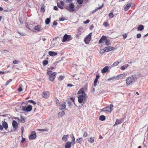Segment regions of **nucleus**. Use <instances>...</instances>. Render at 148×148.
<instances>
[{"label": "nucleus", "mask_w": 148, "mask_h": 148, "mask_svg": "<svg viewBox=\"0 0 148 148\" xmlns=\"http://www.w3.org/2000/svg\"><path fill=\"white\" fill-rule=\"evenodd\" d=\"M77 94L79 95L78 97V100L79 103H84L86 100V96L83 88H81L78 91Z\"/></svg>", "instance_id": "obj_1"}, {"label": "nucleus", "mask_w": 148, "mask_h": 148, "mask_svg": "<svg viewBox=\"0 0 148 148\" xmlns=\"http://www.w3.org/2000/svg\"><path fill=\"white\" fill-rule=\"evenodd\" d=\"M48 71L47 72V74L49 76V80L53 82L55 79L57 74V73L56 72H53L51 71H49V70H52L54 69V67H51L49 68L48 67Z\"/></svg>", "instance_id": "obj_2"}, {"label": "nucleus", "mask_w": 148, "mask_h": 148, "mask_svg": "<svg viewBox=\"0 0 148 148\" xmlns=\"http://www.w3.org/2000/svg\"><path fill=\"white\" fill-rule=\"evenodd\" d=\"M137 78L133 75L128 77L126 80V83L127 85H130L132 83L136 80Z\"/></svg>", "instance_id": "obj_3"}, {"label": "nucleus", "mask_w": 148, "mask_h": 148, "mask_svg": "<svg viewBox=\"0 0 148 148\" xmlns=\"http://www.w3.org/2000/svg\"><path fill=\"white\" fill-rule=\"evenodd\" d=\"M73 38L70 35L65 34L63 36L62 41L64 42L66 41H69L72 39Z\"/></svg>", "instance_id": "obj_4"}, {"label": "nucleus", "mask_w": 148, "mask_h": 148, "mask_svg": "<svg viewBox=\"0 0 148 148\" xmlns=\"http://www.w3.org/2000/svg\"><path fill=\"white\" fill-rule=\"evenodd\" d=\"M113 106L112 104H111L110 106H108L103 108L101 110V111L108 112H111L113 110L112 108Z\"/></svg>", "instance_id": "obj_5"}, {"label": "nucleus", "mask_w": 148, "mask_h": 148, "mask_svg": "<svg viewBox=\"0 0 148 148\" xmlns=\"http://www.w3.org/2000/svg\"><path fill=\"white\" fill-rule=\"evenodd\" d=\"M75 6L73 3H71L69 5L66 9L70 12H73L75 11Z\"/></svg>", "instance_id": "obj_6"}, {"label": "nucleus", "mask_w": 148, "mask_h": 148, "mask_svg": "<svg viewBox=\"0 0 148 148\" xmlns=\"http://www.w3.org/2000/svg\"><path fill=\"white\" fill-rule=\"evenodd\" d=\"M92 33H90L87 36L84 40V41L86 44H88L91 40Z\"/></svg>", "instance_id": "obj_7"}, {"label": "nucleus", "mask_w": 148, "mask_h": 148, "mask_svg": "<svg viewBox=\"0 0 148 148\" xmlns=\"http://www.w3.org/2000/svg\"><path fill=\"white\" fill-rule=\"evenodd\" d=\"M36 133L35 131H33L31 132V134L29 136V140H32L35 139L36 137Z\"/></svg>", "instance_id": "obj_8"}, {"label": "nucleus", "mask_w": 148, "mask_h": 148, "mask_svg": "<svg viewBox=\"0 0 148 148\" xmlns=\"http://www.w3.org/2000/svg\"><path fill=\"white\" fill-rule=\"evenodd\" d=\"M114 49V48L112 46H108L105 47L104 48V52L110 51Z\"/></svg>", "instance_id": "obj_9"}, {"label": "nucleus", "mask_w": 148, "mask_h": 148, "mask_svg": "<svg viewBox=\"0 0 148 148\" xmlns=\"http://www.w3.org/2000/svg\"><path fill=\"white\" fill-rule=\"evenodd\" d=\"M32 109V107L31 105H28L26 107H23V110L24 111L29 112Z\"/></svg>", "instance_id": "obj_10"}, {"label": "nucleus", "mask_w": 148, "mask_h": 148, "mask_svg": "<svg viewBox=\"0 0 148 148\" xmlns=\"http://www.w3.org/2000/svg\"><path fill=\"white\" fill-rule=\"evenodd\" d=\"M82 28L81 27H79L78 29L77 32V34L76 35V38H79V36L81 34V33L82 32V31L81 30Z\"/></svg>", "instance_id": "obj_11"}, {"label": "nucleus", "mask_w": 148, "mask_h": 148, "mask_svg": "<svg viewBox=\"0 0 148 148\" xmlns=\"http://www.w3.org/2000/svg\"><path fill=\"white\" fill-rule=\"evenodd\" d=\"M107 38L105 36H102L99 41V43H104L105 42Z\"/></svg>", "instance_id": "obj_12"}, {"label": "nucleus", "mask_w": 148, "mask_h": 148, "mask_svg": "<svg viewBox=\"0 0 148 148\" xmlns=\"http://www.w3.org/2000/svg\"><path fill=\"white\" fill-rule=\"evenodd\" d=\"M12 125L14 129H16L18 127V124L16 121L13 120Z\"/></svg>", "instance_id": "obj_13"}, {"label": "nucleus", "mask_w": 148, "mask_h": 148, "mask_svg": "<svg viewBox=\"0 0 148 148\" xmlns=\"http://www.w3.org/2000/svg\"><path fill=\"white\" fill-rule=\"evenodd\" d=\"M126 75L127 74L125 73H123L118 75L116 78H118V79H121L125 78Z\"/></svg>", "instance_id": "obj_14"}, {"label": "nucleus", "mask_w": 148, "mask_h": 148, "mask_svg": "<svg viewBox=\"0 0 148 148\" xmlns=\"http://www.w3.org/2000/svg\"><path fill=\"white\" fill-rule=\"evenodd\" d=\"M109 69V67L108 66H106L101 70V72L102 73H105Z\"/></svg>", "instance_id": "obj_15"}, {"label": "nucleus", "mask_w": 148, "mask_h": 148, "mask_svg": "<svg viewBox=\"0 0 148 148\" xmlns=\"http://www.w3.org/2000/svg\"><path fill=\"white\" fill-rule=\"evenodd\" d=\"M49 55L51 56H56L58 54V53L56 52H54L53 51H49L48 52Z\"/></svg>", "instance_id": "obj_16"}, {"label": "nucleus", "mask_w": 148, "mask_h": 148, "mask_svg": "<svg viewBox=\"0 0 148 148\" xmlns=\"http://www.w3.org/2000/svg\"><path fill=\"white\" fill-rule=\"evenodd\" d=\"M34 29L35 30L39 32L40 31V26L39 25H37V26H35L33 29V31Z\"/></svg>", "instance_id": "obj_17"}, {"label": "nucleus", "mask_w": 148, "mask_h": 148, "mask_svg": "<svg viewBox=\"0 0 148 148\" xmlns=\"http://www.w3.org/2000/svg\"><path fill=\"white\" fill-rule=\"evenodd\" d=\"M72 142H67L65 145V148H70Z\"/></svg>", "instance_id": "obj_18"}, {"label": "nucleus", "mask_w": 148, "mask_h": 148, "mask_svg": "<svg viewBox=\"0 0 148 148\" xmlns=\"http://www.w3.org/2000/svg\"><path fill=\"white\" fill-rule=\"evenodd\" d=\"M2 125L3 127L5 129H7L8 128V124L7 122H6L5 121H4L3 122Z\"/></svg>", "instance_id": "obj_19"}, {"label": "nucleus", "mask_w": 148, "mask_h": 148, "mask_svg": "<svg viewBox=\"0 0 148 148\" xmlns=\"http://www.w3.org/2000/svg\"><path fill=\"white\" fill-rule=\"evenodd\" d=\"M65 102H63L62 103V104L61 105L60 109L61 110H63L65 109L66 107Z\"/></svg>", "instance_id": "obj_20"}, {"label": "nucleus", "mask_w": 148, "mask_h": 148, "mask_svg": "<svg viewBox=\"0 0 148 148\" xmlns=\"http://www.w3.org/2000/svg\"><path fill=\"white\" fill-rule=\"evenodd\" d=\"M131 3H128L124 8V10L125 11H127L129 9L131 6Z\"/></svg>", "instance_id": "obj_21"}, {"label": "nucleus", "mask_w": 148, "mask_h": 148, "mask_svg": "<svg viewBox=\"0 0 148 148\" xmlns=\"http://www.w3.org/2000/svg\"><path fill=\"white\" fill-rule=\"evenodd\" d=\"M144 28V26L142 25H140L138 26L137 27V29L138 31H142Z\"/></svg>", "instance_id": "obj_22"}, {"label": "nucleus", "mask_w": 148, "mask_h": 148, "mask_svg": "<svg viewBox=\"0 0 148 148\" xmlns=\"http://www.w3.org/2000/svg\"><path fill=\"white\" fill-rule=\"evenodd\" d=\"M122 123V120L121 119H117L116 120L114 125L121 123Z\"/></svg>", "instance_id": "obj_23"}, {"label": "nucleus", "mask_w": 148, "mask_h": 148, "mask_svg": "<svg viewBox=\"0 0 148 148\" xmlns=\"http://www.w3.org/2000/svg\"><path fill=\"white\" fill-rule=\"evenodd\" d=\"M65 114V112L64 111H62L60 112L58 114V116L61 117Z\"/></svg>", "instance_id": "obj_24"}, {"label": "nucleus", "mask_w": 148, "mask_h": 148, "mask_svg": "<svg viewBox=\"0 0 148 148\" xmlns=\"http://www.w3.org/2000/svg\"><path fill=\"white\" fill-rule=\"evenodd\" d=\"M106 117L104 115H101L99 117V119L101 121H103L105 120Z\"/></svg>", "instance_id": "obj_25"}, {"label": "nucleus", "mask_w": 148, "mask_h": 148, "mask_svg": "<svg viewBox=\"0 0 148 148\" xmlns=\"http://www.w3.org/2000/svg\"><path fill=\"white\" fill-rule=\"evenodd\" d=\"M25 26L28 29H30L32 31H33V28L32 27H29L28 24L27 22L25 23Z\"/></svg>", "instance_id": "obj_26"}, {"label": "nucleus", "mask_w": 148, "mask_h": 148, "mask_svg": "<svg viewBox=\"0 0 148 148\" xmlns=\"http://www.w3.org/2000/svg\"><path fill=\"white\" fill-rule=\"evenodd\" d=\"M105 42L106 45L107 46L110 45V40L108 39H107V38L106 39Z\"/></svg>", "instance_id": "obj_27"}, {"label": "nucleus", "mask_w": 148, "mask_h": 148, "mask_svg": "<svg viewBox=\"0 0 148 148\" xmlns=\"http://www.w3.org/2000/svg\"><path fill=\"white\" fill-rule=\"evenodd\" d=\"M119 64V62H115L113 63V64L112 65V67L118 65Z\"/></svg>", "instance_id": "obj_28"}, {"label": "nucleus", "mask_w": 148, "mask_h": 148, "mask_svg": "<svg viewBox=\"0 0 148 148\" xmlns=\"http://www.w3.org/2000/svg\"><path fill=\"white\" fill-rule=\"evenodd\" d=\"M68 136V135H64L62 137V140L64 141H66Z\"/></svg>", "instance_id": "obj_29"}, {"label": "nucleus", "mask_w": 148, "mask_h": 148, "mask_svg": "<svg viewBox=\"0 0 148 148\" xmlns=\"http://www.w3.org/2000/svg\"><path fill=\"white\" fill-rule=\"evenodd\" d=\"M45 8L44 5H42L41 7V11L44 12L45 10Z\"/></svg>", "instance_id": "obj_30"}, {"label": "nucleus", "mask_w": 148, "mask_h": 148, "mask_svg": "<svg viewBox=\"0 0 148 148\" xmlns=\"http://www.w3.org/2000/svg\"><path fill=\"white\" fill-rule=\"evenodd\" d=\"M88 140L89 142L92 143L94 142V139L93 138L90 137L89 138Z\"/></svg>", "instance_id": "obj_31"}, {"label": "nucleus", "mask_w": 148, "mask_h": 148, "mask_svg": "<svg viewBox=\"0 0 148 148\" xmlns=\"http://www.w3.org/2000/svg\"><path fill=\"white\" fill-rule=\"evenodd\" d=\"M20 121L22 123H24L25 122V119L22 116H21Z\"/></svg>", "instance_id": "obj_32"}, {"label": "nucleus", "mask_w": 148, "mask_h": 148, "mask_svg": "<svg viewBox=\"0 0 148 148\" xmlns=\"http://www.w3.org/2000/svg\"><path fill=\"white\" fill-rule=\"evenodd\" d=\"M42 96L45 98H46V92H44L42 94Z\"/></svg>", "instance_id": "obj_33"}, {"label": "nucleus", "mask_w": 148, "mask_h": 148, "mask_svg": "<svg viewBox=\"0 0 148 148\" xmlns=\"http://www.w3.org/2000/svg\"><path fill=\"white\" fill-rule=\"evenodd\" d=\"M103 25L105 27H107L109 26L108 23L106 22H104L103 23Z\"/></svg>", "instance_id": "obj_34"}, {"label": "nucleus", "mask_w": 148, "mask_h": 148, "mask_svg": "<svg viewBox=\"0 0 148 148\" xmlns=\"http://www.w3.org/2000/svg\"><path fill=\"white\" fill-rule=\"evenodd\" d=\"M64 77L63 76H60L58 77V80L60 81L62 80Z\"/></svg>", "instance_id": "obj_35"}, {"label": "nucleus", "mask_w": 148, "mask_h": 148, "mask_svg": "<svg viewBox=\"0 0 148 148\" xmlns=\"http://www.w3.org/2000/svg\"><path fill=\"white\" fill-rule=\"evenodd\" d=\"M109 16L110 18H112L114 16L113 13L112 12L110 13L109 15Z\"/></svg>", "instance_id": "obj_36"}, {"label": "nucleus", "mask_w": 148, "mask_h": 148, "mask_svg": "<svg viewBox=\"0 0 148 148\" xmlns=\"http://www.w3.org/2000/svg\"><path fill=\"white\" fill-rule=\"evenodd\" d=\"M103 4H102V5L100 6L98 8H97L95 9V11H97L98 10H99L101 9L102 7H103Z\"/></svg>", "instance_id": "obj_37"}, {"label": "nucleus", "mask_w": 148, "mask_h": 148, "mask_svg": "<svg viewBox=\"0 0 148 148\" xmlns=\"http://www.w3.org/2000/svg\"><path fill=\"white\" fill-rule=\"evenodd\" d=\"M29 102L31 103H33L35 105L36 104V102L33 101V100H30L28 101Z\"/></svg>", "instance_id": "obj_38"}, {"label": "nucleus", "mask_w": 148, "mask_h": 148, "mask_svg": "<svg viewBox=\"0 0 148 148\" xmlns=\"http://www.w3.org/2000/svg\"><path fill=\"white\" fill-rule=\"evenodd\" d=\"M77 3L79 4H82L83 2V0H77Z\"/></svg>", "instance_id": "obj_39"}, {"label": "nucleus", "mask_w": 148, "mask_h": 148, "mask_svg": "<svg viewBox=\"0 0 148 148\" xmlns=\"http://www.w3.org/2000/svg\"><path fill=\"white\" fill-rule=\"evenodd\" d=\"M17 90L19 92H21L22 91V88L21 86H19V88Z\"/></svg>", "instance_id": "obj_40"}, {"label": "nucleus", "mask_w": 148, "mask_h": 148, "mask_svg": "<svg viewBox=\"0 0 148 148\" xmlns=\"http://www.w3.org/2000/svg\"><path fill=\"white\" fill-rule=\"evenodd\" d=\"M65 20V18L63 17H61L59 19V21H63Z\"/></svg>", "instance_id": "obj_41"}, {"label": "nucleus", "mask_w": 148, "mask_h": 148, "mask_svg": "<svg viewBox=\"0 0 148 148\" xmlns=\"http://www.w3.org/2000/svg\"><path fill=\"white\" fill-rule=\"evenodd\" d=\"M72 141L73 143L75 144V139L74 136L73 135V137L72 138Z\"/></svg>", "instance_id": "obj_42"}, {"label": "nucleus", "mask_w": 148, "mask_h": 148, "mask_svg": "<svg viewBox=\"0 0 148 148\" xmlns=\"http://www.w3.org/2000/svg\"><path fill=\"white\" fill-rule=\"evenodd\" d=\"M12 81V79H9L8 81L6 82L5 85H7L9 84L10 82H11Z\"/></svg>", "instance_id": "obj_43"}, {"label": "nucleus", "mask_w": 148, "mask_h": 148, "mask_svg": "<svg viewBox=\"0 0 148 148\" xmlns=\"http://www.w3.org/2000/svg\"><path fill=\"white\" fill-rule=\"evenodd\" d=\"M123 38L124 39H125L127 37V35L126 34H123Z\"/></svg>", "instance_id": "obj_44"}, {"label": "nucleus", "mask_w": 148, "mask_h": 148, "mask_svg": "<svg viewBox=\"0 0 148 148\" xmlns=\"http://www.w3.org/2000/svg\"><path fill=\"white\" fill-rule=\"evenodd\" d=\"M88 135V133L87 132H84L83 136L84 137H86Z\"/></svg>", "instance_id": "obj_45"}, {"label": "nucleus", "mask_w": 148, "mask_h": 148, "mask_svg": "<svg viewBox=\"0 0 148 148\" xmlns=\"http://www.w3.org/2000/svg\"><path fill=\"white\" fill-rule=\"evenodd\" d=\"M90 22V20L88 19L86 21H84L83 23L84 24H86Z\"/></svg>", "instance_id": "obj_46"}, {"label": "nucleus", "mask_w": 148, "mask_h": 148, "mask_svg": "<svg viewBox=\"0 0 148 148\" xmlns=\"http://www.w3.org/2000/svg\"><path fill=\"white\" fill-rule=\"evenodd\" d=\"M98 80L95 79L94 83V86H96L97 85V83Z\"/></svg>", "instance_id": "obj_47"}, {"label": "nucleus", "mask_w": 148, "mask_h": 148, "mask_svg": "<svg viewBox=\"0 0 148 148\" xmlns=\"http://www.w3.org/2000/svg\"><path fill=\"white\" fill-rule=\"evenodd\" d=\"M58 25V23L56 21H54L53 22V26H56L57 25Z\"/></svg>", "instance_id": "obj_48"}, {"label": "nucleus", "mask_w": 148, "mask_h": 148, "mask_svg": "<svg viewBox=\"0 0 148 148\" xmlns=\"http://www.w3.org/2000/svg\"><path fill=\"white\" fill-rule=\"evenodd\" d=\"M99 75H96V78L95 79L98 80V79H99Z\"/></svg>", "instance_id": "obj_49"}, {"label": "nucleus", "mask_w": 148, "mask_h": 148, "mask_svg": "<svg viewBox=\"0 0 148 148\" xmlns=\"http://www.w3.org/2000/svg\"><path fill=\"white\" fill-rule=\"evenodd\" d=\"M82 138H79L76 140V142L78 143H79L81 141L80 139H82Z\"/></svg>", "instance_id": "obj_50"}, {"label": "nucleus", "mask_w": 148, "mask_h": 148, "mask_svg": "<svg viewBox=\"0 0 148 148\" xmlns=\"http://www.w3.org/2000/svg\"><path fill=\"white\" fill-rule=\"evenodd\" d=\"M13 62L14 64H17L18 63V62L16 60L13 61Z\"/></svg>", "instance_id": "obj_51"}, {"label": "nucleus", "mask_w": 148, "mask_h": 148, "mask_svg": "<svg viewBox=\"0 0 148 148\" xmlns=\"http://www.w3.org/2000/svg\"><path fill=\"white\" fill-rule=\"evenodd\" d=\"M121 69L122 70H124L125 68V66H122L121 67Z\"/></svg>", "instance_id": "obj_52"}, {"label": "nucleus", "mask_w": 148, "mask_h": 148, "mask_svg": "<svg viewBox=\"0 0 148 148\" xmlns=\"http://www.w3.org/2000/svg\"><path fill=\"white\" fill-rule=\"evenodd\" d=\"M43 65L45 66L46 65V60H45L43 62Z\"/></svg>", "instance_id": "obj_53"}, {"label": "nucleus", "mask_w": 148, "mask_h": 148, "mask_svg": "<svg viewBox=\"0 0 148 148\" xmlns=\"http://www.w3.org/2000/svg\"><path fill=\"white\" fill-rule=\"evenodd\" d=\"M74 100H75V98L74 97H71L70 98V100L73 102H74Z\"/></svg>", "instance_id": "obj_54"}, {"label": "nucleus", "mask_w": 148, "mask_h": 148, "mask_svg": "<svg viewBox=\"0 0 148 148\" xmlns=\"http://www.w3.org/2000/svg\"><path fill=\"white\" fill-rule=\"evenodd\" d=\"M137 38H140L141 37V34H138L137 35Z\"/></svg>", "instance_id": "obj_55"}, {"label": "nucleus", "mask_w": 148, "mask_h": 148, "mask_svg": "<svg viewBox=\"0 0 148 148\" xmlns=\"http://www.w3.org/2000/svg\"><path fill=\"white\" fill-rule=\"evenodd\" d=\"M37 130H39L40 131H46V129H38Z\"/></svg>", "instance_id": "obj_56"}, {"label": "nucleus", "mask_w": 148, "mask_h": 148, "mask_svg": "<svg viewBox=\"0 0 148 148\" xmlns=\"http://www.w3.org/2000/svg\"><path fill=\"white\" fill-rule=\"evenodd\" d=\"M50 21V20L49 18H47V24H48L49 23Z\"/></svg>", "instance_id": "obj_57"}, {"label": "nucleus", "mask_w": 148, "mask_h": 148, "mask_svg": "<svg viewBox=\"0 0 148 148\" xmlns=\"http://www.w3.org/2000/svg\"><path fill=\"white\" fill-rule=\"evenodd\" d=\"M58 7L60 9H63V7L62 6L60 5H58Z\"/></svg>", "instance_id": "obj_58"}, {"label": "nucleus", "mask_w": 148, "mask_h": 148, "mask_svg": "<svg viewBox=\"0 0 148 148\" xmlns=\"http://www.w3.org/2000/svg\"><path fill=\"white\" fill-rule=\"evenodd\" d=\"M19 34L21 35L22 36H24L25 35V33H18Z\"/></svg>", "instance_id": "obj_59"}, {"label": "nucleus", "mask_w": 148, "mask_h": 148, "mask_svg": "<svg viewBox=\"0 0 148 148\" xmlns=\"http://www.w3.org/2000/svg\"><path fill=\"white\" fill-rule=\"evenodd\" d=\"M54 9L55 10H58V8L56 6H55L54 8Z\"/></svg>", "instance_id": "obj_60"}, {"label": "nucleus", "mask_w": 148, "mask_h": 148, "mask_svg": "<svg viewBox=\"0 0 148 148\" xmlns=\"http://www.w3.org/2000/svg\"><path fill=\"white\" fill-rule=\"evenodd\" d=\"M25 138L22 137V139L21 140V142L22 143L24 142L25 141Z\"/></svg>", "instance_id": "obj_61"}, {"label": "nucleus", "mask_w": 148, "mask_h": 148, "mask_svg": "<svg viewBox=\"0 0 148 148\" xmlns=\"http://www.w3.org/2000/svg\"><path fill=\"white\" fill-rule=\"evenodd\" d=\"M67 86H68L72 87L73 86V85L72 84H67Z\"/></svg>", "instance_id": "obj_62"}, {"label": "nucleus", "mask_w": 148, "mask_h": 148, "mask_svg": "<svg viewBox=\"0 0 148 148\" xmlns=\"http://www.w3.org/2000/svg\"><path fill=\"white\" fill-rule=\"evenodd\" d=\"M3 129V127L1 125H0V130H2Z\"/></svg>", "instance_id": "obj_63"}, {"label": "nucleus", "mask_w": 148, "mask_h": 148, "mask_svg": "<svg viewBox=\"0 0 148 148\" xmlns=\"http://www.w3.org/2000/svg\"><path fill=\"white\" fill-rule=\"evenodd\" d=\"M95 88H93L92 89V90H91V92H95Z\"/></svg>", "instance_id": "obj_64"}]
</instances>
